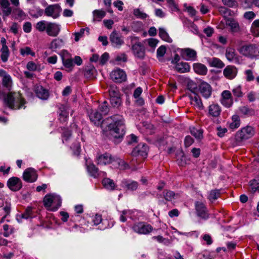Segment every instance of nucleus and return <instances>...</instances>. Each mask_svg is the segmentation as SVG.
Here are the masks:
<instances>
[{
    "label": "nucleus",
    "mask_w": 259,
    "mask_h": 259,
    "mask_svg": "<svg viewBox=\"0 0 259 259\" xmlns=\"http://www.w3.org/2000/svg\"><path fill=\"white\" fill-rule=\"evenodd\" d=\"M64 41L62 39L55 38L53 39L50 44V49L53 51H56L57 49H60L64 46Z\"/></svg>",
    "instance_id": "nucleus-28"
},
{
    "label": "nucleus",
    "mask_w": 259,
    "mask_h": 259,
    "mask_svg": "<svg viewBox=\"0 0 259 259\" xmlns=\"http://www.w3.org/2000/svg\"><path fill=\"white\" fill-rule=\"evenodd\" d=\"M62 9L58 4L51 5L48 6L45 10V14L48 17L56 19L60 16Z\"/></svg>",
    "instance_id": "nucleus-9"
},
{
    "label": "nucleus",
    "mask_w": 259,
    "mask_h": 259,
    "mask_svg": "<svg viewBox=\"0 0 259 259\" xmlns=\"http://www.w3.org/2000/svg\"><path fill=\"white\" fill-rule=\"evenodd\" d=\"M193 69L195 72L200 75H206L207 72V67L201 63H194L193 64Z\"/></svg>",
    "instance_id": "nucleus-27"
},
{
    "label": "nucleus",
    "mask_w": 259,
    "mask_h": 259,
    "mask_svg": "<svg viewBox=\"0 0 259 259\" xmlns=\"http://www.w3.org/2000/svg\"><path fill=\"white\" fill-rule=\"evenodd\" d=\"M166 53V47L164 46H161L157 50V57L159 60L163 57Z\"/></svg>",
    "instance_id": "nucleus-56"
},
{
    "label": "nucleus",
    "mask_w": 259,
    "mask_h": 259,
    "mask_svg": "<svg viewBox=\"0 0 259 259\" xmlns=\"http://www.w3.org/2000/svg\"><path fill=\"white\" fill-rule=\"evenodd\" d=\"M226 57L227 60L235 63H239V57L236 53L234 49L232 48H227L225 52Z\"/></svg>",
    "instance_id": "nucleus-19"
},
{
    "label": "nucleus",
    "mask_w": 259,
    "mask_h": 259,
    "mask_svg": "<svg viewBox=\"0 0 259 259\" xmlns=\"http://www.w3.org/2000/svg\"><path fill=\"white\" fill-rule=\"evenodd\" d=\"M7 186L11 191L16 192L22 188V182L19 178L13 177L8 179Z\"/></svg>",
    "instance_id": "nucleus-12"
},
{
    "label": "nucleus",
    "mask_w": 259,
    "mask_h": 259,
    "mask_svg": "<svg viewBox=\"0 0 259 259\" xmlns=\"http://www.w3.org/2000/svg\"><path fill=\"white\" fill-rule=\"evenodd\" d=\"M0 7L2 10L0 15L5 20L12 14L13 8L11 7L9 0H0Z\"/></svg>",
    "instance_id": "nucleus-10"
},
{
    "label": "nucleus",
    "mask_w": 259,
    "mask_h": 259,
    "mask_svg": "<svg viewBox=\"0 0 259 259\" xmlns=\"http://www.w3.org/2000/svg\"><path fill=\"white\" fill-rule=\"evenodd\" d=\"M226 26L230 27L232 32H238L240 31V26L239 23L235 20L232 18L225 19Z\"/></svg>",
    "instance_id": "nucleus-24"
},
{
    "label": "nucleus",
    "mask_w": 259,
    "mask_h": 259,
    "mask_svg": "<svg viewBox=\"0 0 259 259\" xmlns=\"http://www.w3.org/2000/svg\"><path fill=\"white\" fill-rule=\"evenodd\" d=\"M159 35L160 38L163 40L168 42H172L171 38L169 36L168 33L166 32L165 30L162 28L159 29Z\"/></svg>",
    "instance_id": "nucleus-38"
},
{
    "label": "nucleus",
    "mask_w": 259,
    "mask_h": 259,
    "mask_svg": "<svg viewBox=\"0 0 259 259\" xmlns=\"http://www.w3.org/2000/svg\"><path fill=\"white\" fill-rule=\"evenodd\" d=\"M130 38L131 41L132 50L135 56L140 59L144 58L145 49L139 38L136 36H131Z\"/></svg>",
    "instance_id": "nucleus-3"
},
{
    "label": "nucleus",
    "mask_w": 259,
    "mask_h": 259,
    "mask_svg": "<svg viewBox=\"0 0 259 259\" xmlns=\"http://www.w3.org/2000/svg\"><path fill=\"white\" fill-rule=\"evenodd\" d=\"M1 58L3 62H6L10 56V52L8 48H2L1 50Z\"/></svg>",
    "instance_id": "nucleus-45"
},
{
    "label": "nucleus",
    "mask_w": 259,
    "mask_h": 259,
    "mask_svg": "<svg viewBox=\"0 0 259 259\" xmlns=\"http://www.w3.org/2000/svg\"><path fill=\"white\" fill-rule=\"evenodd\" d=\"M93 14L94 16L93 20L98 21H101L106 15L105 12L100 10H94Z\"/></svg>",
    "instance_id": "nucleus-35"
},
{
    "label": "nucleus",
    "mask_w": 259,
    "mask_h": 259,
    "mask_svg": "<svg viewBox=\"0 0 259 259\" xmlns=\"http://www.w3.org/2000/svg\"><path fill=\"white\" fill-rule=\"evenodd\" d=\"M23 178L27 182L32 183L37 180V175L33 168H28L23 172Z\"/></svg>",
    "instance_id": "nucleus-16"
},
{
    "label": "nucleus",
    "mask_w": 259,
    "mask_h": 259,
    "mask_svg": "<svg viewBox=\"0 0 259 259\" xmlns=\"http://www.w3.org/2000/svg\"><path fill=\"white\" fill-rule=\"evenodd\" d=\"M115 60L118 62V64H120L122 62H125L127 61V57L125 54H122L118 55L116 57Z\"/></svg>",
    "instance_id": "nucleus-62"
},
{
    "label": "nucleus",
    "mask_w": 259,
    "mask_h": 259,
    "mask_svg": "<svg viewBox=\"0 0 259 259\" xmlns=\"http://www.w3.org/2000/svg\"><path fill=\"white\" fill-rule=\"evenodd\" d=\"M221 109L220 106L217 104H212L208 107V113L209 115L217 117L221 113Z\"/></svg>",
    "instance_id": "nucleus-26"
},
{
    "label": "nucleus",
    "mask_w": 259,
    "mask_h": 259,
    "mask_svg": "<svg viewBox=\"0 0 259 259\" xmlns=\"http://www.w3.org/2000/svg\"><path fill=\"white\" fill-rule=\"evenodd\" d=\"M183 55L188 57L187 59L195 60L196 59V52L192 49L187 48L182 50Z\"/></svg>",
    "instance_id": "nucleus-32"
},
{
    "label": "nucleus",
    "mask_w": 259,
    "mask_h": 259,
    "mask_svg": "<svg viewBox=\"0 0 259 259\" xmlns=\"http://www.w3.org/2000/svg\"><path fill=\"white\" fill-rule=\"evenodd\" d=\"M44 204L46 207L50 208L52 205H54L51 209L53 211L56 210L61 204V199L58 195L55 194L47 195L44 198Z\"/></svg>",
    "instance_id": "nucleus-4"
},
{
    "label": "nucleus",
    "mask_w": 259,
    "mask_h": 259,
    "mask_svg": "<svg viewBox=\"0 0 259 259\" xmlns=\"http://www.w3.org/2000/svg\"><path fill=\"white\" fill-rule=\"evenodd\" d=\"M195 208L197 215L203 219L206 220L209 218L207 208L202 202H196L195 203Z\"/></svg>",
    "instance_id": "nucleus-17"
},
{
    "label": "nucleus",
    "mask_w": 259,
    "mask_h": 259,
    "mask_svg": "<svg viewBox=\"0 0 259 259\" xmlns=\"http://www.w3.org/2000/svg\"><path fill=\"white\" fill-rule=\"evenodd\" d=\"M115 160L118 163V167L120 169H126L129 168L128 164L126 163L124 160L119 158H116Z\"/></svg>",
    "instance_id": "nucleus-57"
},
{
    "label": "nucleus",
    "mask_w": 259,
    "mask_h": 259,
    "mask_svg": "<svg viewBox=\"0 0 259 259\" xmlns=\"http://www.w3.org/2000/svg\"><path fill=\"white\" fill-rule=\"evenodd\" d=\"M110 103L113 107H118L121 104L120 97H110Z\"/></svg>",
    "instance_id": "nucleus-49"
},
{
    "label": "nucleus",
    "mask_w": 259,
    "mask_h": 259,
    "mask_svg": "<svg viewBox=\"0 0 259 259\" xmlns=\"http://www.w3.org/2000/svg\"><path fill=\"white\" fill-rule=\"evenodd\" d=\"M20 53L22 56L31 55L33 56L35 55V53L32 52L29 47H25V48L21 49L20 50Z\"/></svg>",
    "instance_id": "nucleus-60"
},
{
    "label": "nucleus",
    "mask_w": 259,
    "mask_h": 259,
    "mask_svg": "<svg viewBox=\"0 0 259 259\" xmlns=\"http://www.w3.org/2000/svg\"><path fill=\"white\" fill-rule=\"evenodd\" d=\"M110 77L115 82L121 83L126 80V74L123 70L117 69L111 72Z\"/></svg>",
    "instance_id": "nucleus-11"
},
{
    "label": "nucleus",
    "mask_w": 259,
    "mask_h": 259,
    "mask_svg": "<svg viewBox=\"0 0 259 259\" xmlns=\"http://www.w3.org/2000/svg\"><path fill=\"white\" fill-rule=\"evenodd\" d=\"M44 14V10L39 8L31 10L29 14L33 18H38Z\"/></svg>",
    "instance_id": "nucleus-48"
},
{
    "label": "nucleus",
    "mask_w": 259,
    "mask_h": 259,
    "mask_svg": "<svg viewBox=\"0 0 259 259\" xmlns=\"http://www.w3.org/2000/svg\"><path fill=\"white\" fill-rule=\"evenodd\" d=\"M132 229L135 232L139 234H148L153 230V228L150 225L143 222L135 224Z\"/></svg>",
    "instance_id": "nucleus-8"
},
{
    "label": "nucleus",
    "mask_w": 259,
    "mask_h": 259,
    "mask_svg": "<svg viewBox=\"0 0 259 259\" xmlns=\"http://www.w3.org/2000/svg\"><path fill=\"white\" fill-rule=\"evenodd\" d=\"M34 92L36 96L41 100H47L49 97L48 91L41 85L36 86L35 87Z\"/></svg>",
    "instance_id": "nucleus-22"
},
{
    "label": "nucleus",
    "mask_w": 259,
    "mask_h": 259,
    "mask_svg": "<svg viewBox=\"0 0 259 259\" xmlns=\"http://www.w3.org/2000/svg\"><path fill=\"white\" fill-rule=\"evenodd\" d=\"M60 109L61 112L59 114V119L61 122H64L67 119L70 109L68 107L63 106Z\"/></svg>",
    "instance_id": "nucleus-31"
},
{
    "label": "nucleus",
    "mask_w": 259,
    "mask_h": 259,
    "mask_svg": "<svg viewBox=\"0 0 259 259\" xmlns=\"http://www.w3.org/2000/svg\"><path fill=\"white\" fill-rule=\"evenodd\" d=\"M32 208L31 207H28L25 212L21 214L20 215V218L21 219H30V218H32Z\"/></svg>",
    "instance_id": "nucleus-52"
},
{
    "label": "nucleus",
    "mask_w": 259,
    "mask_h": 259,
    "mask_svg": "<svg viewBox=\"0 0 259 259\" xmlns=\"http://www.w3.org/2000/svg\"><path fill=\"white\" fill-rule=\"evenodd\" d=\"M99 110L101 112L102 115H106L109 111V108L107 101H104L99 107Z\"/></svg>",
    "instance_id": "nucleus-50"
},
{
    "label": "nucleus",
    "mask_w": 259,
    "mask_h": 259,
    "mask_svg": "<svg viewBox=\"0 0 259 259\" xmlns=\"http://www.w3.org/2000/svg\"><path fill=\"white\" fill-rule=\"evenodd\" d=\"M108 91L110 97H120L119 90L114 84H112L109 87Z\"/></svg>",
    "instance_id": "nucleus-36"
},
{
    "label": "nucleus",
    "mask_w": 259,
    "mask_h": 259,
    "mask_svg": "<svg viewBox=\"0 0 259 259\" xmlns=\"http://www.w3.org/2000/svg\"><path fill=\"white\" fill-rule=\"evenodd\" d=\"M97 160L98 165H105L111 163L115 158L110 154L106 153L98 156Z\"/></svg>",
    "instance_id": "nucleus-18"
},
{
    "label": "nucleus",
    "mask_w": 259,
    "mask_h": 259,
    "mask_svg": "<svg viewBox=\"0 0 259 259\" xmlns=\"http://www.w3.org/2000/svg\"><path fill=\"white\" fill-rule=\"evenodd\" d=\"M109 39L112 46L115 48H119L124 44L123 37L116 30L110 34Z\"/></svg>",
    "instance_id": "nucleus-14"
},
{
    "label": "nucleus",
    "mask_w": 259,
    "mask_h": 259,
    "mask_svg": "<svg viewBox=\"0 0 259 259\" xmlns=\"http://www.w3.org/2000/svg\"><path fill=\"white\" fill-rule=\"evenodd\" d=\"M163 196L165 200L170 201L173 199L177 198L179 196L178 194H176L174 192L165 190L163 192Z\"/></svg>",
    "instance_id": "nucleus-33"
},
{
    "label": "nucleus",
    "mask_w": 259,
    "mask_h": 259,
    "mask_svg": "<svg viewBox=\"0 0 259 259\" xmlns=\"http://www.w3.org/2000/svg\"><path fill=\"white\" fill-rule=\"evenodd\" d=\"M239 52L245 57L253 59L259 56V48L253 44L245 45L240 48Z\"/></svg>",
    "instance_id": "nucleus-5"
},
{
    "label": "nucleus",
    "mask_w": 259,
    "mask_h": 259,
    "mask_svg": "<svg viewBox=\"0 0 259 259\" xmlns=\"http://www.w3.org/2000/svg\"><path fill=\"white\" fill-rule=\"evenodd\" d=\"M12 14L16 19L24 20L26 17V14L19 7L14 8L13 9Z\"/></svg>",
    "instance_id": "nucleus-30"
},
{
    "label": "nucleus",
    "mask_w": 259,
    "mask_h": 259,
    "mask_svg": "<svg viewBox=\"0 0 259 259\" xmlns=\"http://www.w3.org/2000/svg\"><path fill=\"white\" fill-rule=\"evenodd\" d=\"M189 98L191 100V105L200 110L204 109L202 100L198 94L196 93L191 94L189 95Z\"/></svg>",
    "instance_id": "nucleus-21"
},
{
    "label": "nucleus",
    "mask_w": 259,
    "mask_h": 259,
    "mask_svg": "<svg viewBox=\"0 0 259 259\" xmlns=\"http://www.w3.org/2000/svg\"><path fill=\"white\" fill-rule=\"evenodd\" d=\"M60 30V25L51 22L48 23L46 33L49 36L56 37L59 34Z\"/></svg>",
    "instance_id": "nucleus-15"
},
{
    "label": "nucleus",
    "mask_w": 259,
    "mask_h": 259,
    "mask_svg": "<svg viewBox=\"0 0 259 259\" xmlns=\"http://www.w3.org/2000/svg\"><path fill=\"white\" fill-rule=\"evenodd\" d=\"M147 151L148 147L145 144H140L133 149L132 154L134 156L140 155L145 157L147 155Z\"/></svg>",
    "instance_id": "nucleus-20"
},
{
    "label": "nucleus",
    "mask_w": 259,
    "mask_h": 259,
    "mask_svg": "<svg viewBox=\"0 0 259 259\" xmlns=\"http://www.w3.org/2000/svg\"><path fill=\"white\" fill-rule=\"evenodd\" d=\"M250 191L251 193L255 192L257 190L259 189V184L257 181L255 180H252L250 181L249 183Z\"/></svg>",
    "instance_id": "nucleus-53"
},
{
    "label": "nucleus",
    "mask_w": 259,
    "mask_h": 259,
    "mask_svg": "<svg viewBox=\"0 0 259 259\" xmlns=\"http://www.w3.org/2000/svg\"><path fill=\"white\" fill-rule=\"evenodd\" d=\"M148 46L153 50L156 48L158 44V40L155 38H150L147 39Z\"/></svg>",
    "instance_id": "nucleus-61"
},
{
    "label": "nucleus",
    "mask_w": 259,
    "mask_h": 259,
    "mask_svg": "<svg viewBox=\"0 0 259 259\" xmlns=\"http://www.w3.org/2000/svg\"><path fill=\"white\" fill-rule=\"evenodd\" d=\"M95 71V68L93 66L87 67L84 70V75L86 77L89 78L92 76Z\"/></svg>",
    "instance_id": "nucleus-58"
},
{
    "label": "nucleus",
    "mask_w": 259,
    "mask_h": 259,
    "mask_svg": "<svg viewBox=\"0 0 259 259\" xmlns=\"http://www.w3.org/2000/svg\"><path fill=\"white\" fill-rule=\"evenodd\" d=\"M224 5L229 7L233 8L237 6V2L235 0H222Z\"/></svg>",
    "instance_id": "nucleus-59"
},
{
    "label": "nucleus",
    "mask_w": 259,
    "mask_h": 259,
    "mask_svg": "<svg viewBox=\"0 0 259 259\" xmlns=\"http://www.w3.org/2000/svg\"><path fill=\"white\" fill-rule=\"evenodd\" d=\"M12 83V80L9 74L3 78V84L5 87L9 89L11 87Z\"/></svg>",
    "instance_id": "nucleus-54"
},
{
    "label": "nucleus",
    "mask_w": 259,
    "mask_h": 259,
    "mask_svg": "<svg viewBox=\"0 0 259 259\" xmlns=\"http://www.w3.org/2000/svg\"><path fill=\"white\" fill-rule=\"evenodd\" d=\"M90 118L91 121L97 126L101 125L103 127L105 122L108 123L110 134L115 140L120 141L125 134L124 120L123 117L120 115L111 116L101 122L102 115L98 111H96L90 114Z\"/></svg>",
    "instance_id": "nucleus-1"
},
{
    "label": "nucleus",
    "mask_w": 259,
    "mask_h": 259,
    "mask_svg": "<svg viewBox=\"0 0 259 259\" xmlns=\"http://www.w3.org/2000/svg\"><path fill=\"white\" fill-rule=\"evenodd\" d=\"M251 30L255 36H259V19L253 21L251 25Z\"/></svg>",
    "instance_id": "nucleus-44"
},
{
    "label": "nucleus",
    "mask_w": 259,
    "mask_h": 259,
    "mask_svg": "<svg viewBox=\"0 0 259 259\" xmlns=\"http://www.w3.org/2000/svg\"><path fill=\"white\" fill-rule=\"evenodd\" d=\"M133 14L137 18L139 19H144L147 17V15L141 11L139 9H134Z\"/></svg>",
    "instance_id": "nucleus-51"
},
{
    "label": "nucleus",
    "mask_w": 259,
    "mask_h": 259,
    "mask_svg": "<svg viewBox=\"0 0 259 259\" xmlns=\"http://www.w3.org/2000/svg\"><path fill=\"white\" fill-rule=\"evenodd\" d=\"M220 195V192L219 190H212L210 191L208 199L211 202H213L216 199L219 198Z\"/></svg>",
    "instance_id": "nucleus-46"
},
{
    "label": "nucleus",
    "mask_w": 259,
    "mask_h": 259,
    "mask_svg": "<svg viewBox=\"0 0 259 259\" xmlns=\"http://www.w3.org/2000/svg\"><path fill=\"white\" fill-rule=\"evenodd\" d=\"M199 93L205 99H208L212 94V88L206 82H201L198 87Z\"/></svg>",
    "instance_id": "nucleus-13"
},
{
    "label": "nucleus",
    "mask_w": 259,
    "mask_h": 259,
    "mask_svg": "<svg viewBox=\"0 0 259 259\" xmlns=\"http://www.w3.org/2000/svg\"><path fill=\"white\" fill-rule=\"evenodd\" d=\"M245 74L246 75V79L247 81H250L254 79L252 71L251 70H246L245 71Z\"/></svg>",
    "instance_id": "nucleus-64"
},
{
    "label": "nucleus",
    "mask_w": 259,
    "mask_h": 259,
    "mask_svg": "<svg viewBox=\"0 0 259 259\" xmlns=\"http://www.w3.org/2000/svg\"><path fill=\"white\" fill-rule=\"evenodd\" d=\"M3 229L4 231L3 235L5 237H9L10 235L13 234L15 231V229L13 227L9 226L7 224H5L3 226Z\"/></svg>",
    "instance_id": "nucleus-43"
},
{
    "label": "nucleus",
    "mask_w": 259,
    "mask_h": 259,
    "mask_svg": "<svg viewBox=\"0 0 259 259\" xmlns=\"http://www.w3.org/2000/svg\"><path fill=\"white\" fill-rule=\"evenodd\" d=\"M243 17L247 20H252L255 17V13L252 11H248L244 13Z\"/></svg>",
    "instance_id": "nucleus-63"
},
{
    "label": "nucleus",
    "mask_w": 259,
    "mask_h": 259,
    "mask_svg": "<svg viewBox=\"0 0 259 259\" xmlns=\"http://www.w3.org/2000/svg\"><path fill=\"white\" fill-rule=\"evenodd\" d=\"M191 134L196 139H201L203 138V131L198 129L195 127H191L190 128Z\"/></svg>",
    "instance_id": "nucleus-40"
},
{
    "label": "nucleus",
    "mask_w": 259,
    "mask_h": 259,
    "mask_svg": "<svg viewBox=\"0 0 259 259\" xmlns=\"http://www.w3.org/2000/svg\"><path fill=\"white\" fill-rule=\"evenodd\" d=\"M88 172L90 175L94 178L98 176V168L96 167L94 164H90L87 166Z\"/></svg>",
    "instance_id": "nucleus-41"
},
{
    "label": "nucleus",
    "mask_w": 259,
    "mask_h": 259,
    "mask_svg": "<svg viewBox=\"0 0 259 259\" xmlns=\"http://www.w3.org/2000/svg\"><path fill=\"white\" fill-rule=\"evenodd\" d=\"M4 103L9 108L16 110L23 107L24 108L26 102L19 92H11L5 97Z\"/></svg>",
    "instance_id": "nucleus-2"
},
{
    "label": "nucleus",
    "mask_w": 259,
    "mask_h": 259,
    "mask_svg": "<svg viewBox=\"0 0 259 259\" xmlns=\"http://www.w3.org/2000/svg\"><path fill=\"white\" fill-rule=\"evenodd\" d=\"M104 187L108 190H113L115 189V185L113 181L109 178H105L102 181Z\"/></svg>",
    "instance_id": "nucleus-34"
},
{
    "label": "nucleus",
    "mask_w": 259,
    "mask_h": 259,
    "mask_svg": "<svg viewBox=\"0 0 259 259\" xmlns=\"http://www.w3.org/2000/svg\"><path fill=\"white\" fill-rule=\"evenodd\" d=\"M232 93H233L234 96H235V97H237V98H241L243 95V94L242 92L241 88L240 85H238V86L236 87L235 88H234L232 90Z\"/></svg>",
    "instance_id": "nucleus-55"
},
{
    "label": "nucleus",
    "mask_w": 259,
    "mask_h": 259,
    "mask_svg": "<svg viewBox=\"0 0 259 259\" xmlns=\"http://www.w3.org/2000/svg\"><path fill=\"white\" fill-rule=\"evenodd\" d=\"M48 23L45 20L40 21L36 24L35 28L39 32L46 31Z\"/></svg>",
    "instance_id": "nucleus-39"
},
{
    "label": "nucleus",
    "mask_w": 259,
    "mask_h": 259,
    "mask_svg": "<svg viewBox=\"0 0 259 259\" xmlns=\"http://www.w3.org/2000/svg\"><path fill=\"white\" fill-rule=\"evenodd\" d=\"M121 186L130 191H135L138 188V184L136 181L130 180H123L121 182Z\"/></svg>",
    "instance_id": "nucleus-25"
},
{
    "label": "nucleus",
    "mask_w": 259,
    "mask_h": 259,
    "mask_svg": "<svg viewBox=\"0 0 259 259\" xmlns=\"http://www.w3.org/2000/svg\"><path fill=\"white\" fill-rule=\"evenodd\" d=\"M254 133V130L252 126H246L237 133L236 138L238 141L247 140L252 137Z\"/></svg>",
    "instance_id": "nucleus-7"
},
{
    "label": "nucleus",
    "mask_w": 259,
    "mask_h": 259,
    "mask_svg": "<svg viewBox=\"0 0 259 259\" xmlns=\"http://www.w3.org/2000/svg\"><path fill=\"white\" fill-rule=\"evenodd\" d=\"M240 122L238 116L234 115L232 117V122L229 124V127L232 130H235L239 127Z\"/></svg>",
    "instance_id": "nucleus-37"
},
{
    "label": "nucleus",
    "mask_w": 259,
    "mask_h": 259,
    "mask_svg": "<svg viewBox=\"0 0 259 259\" xmlns=\"http://www.w3.org/2000/svg\"><path fill=\"white\" fill-rule=\"evenodd\" d=\"M237 69L234 66H227L223 71L224 76L228 79H232L237 75Z\"/></svg>",
    "instance_id": "nucleus-23"
},
{
    "label": "nucleus",
    "mask_w": 259,
    "mask_h": 259,
    "mask_svg": "<svg viewBox=\"0 0 259 259\" xmlns=\"http://www.w3.org/2000/svg\"><path fill=\"white\" fill-rule=\"evenodd\" d=\"M61 56L62 64L67 71H72L74 63L71 55L66 50H63L59 54Z\"/></svg>",
    "instance_id": "nucleus-6"
},
{
    "label": "nucleus",
    "mask_w": 259,
    "mask_h": 259,
    "mask_svg": "<svg viewBox=\"0 0 259 259\" xmlns=\"http://www.w3.org/2000/svg\"><path fill=\"white\" fill-rule=\"evenodd\" d=\"M209 64L211 67L222 68L224 66V63L217 58H212L210 61Z\"/></svg>",
    "instance_id": "nucleus-42"
},
{
    "label": "nucleus",
    "mask_w": 259,
    "mask_h": 259,
    "mask_svg": "<svg viewBox=\"0 0 259 259\" xmlns=\"http://www.w3.org/2000/svg\"><path fill=\"white\" fill-rule=\"evenodd\" d=\"M90 29L88 27H86L85 28H81L80 29L79 31L75 32L74 35L75 36L74 40L75 41H78L79 39L82 37L84 33V32L86 31L88 34H89Z\"/></svg>",
    "instance_id": "nucleus-47"
},
{
    "label": "nucleus",
    "mask_w": 259,
    "mask_h": 259,
    "mask_svg": "<svg viewBox=\"0 0 259 259\" xmlns=\"http://www.w3.org/2000/svg\"><path fill=\"white\" fill-rule=\"evenodd\" d=\"M175 69L179 72L185 73L190 71V67L186 62H181L176 65Z\"/></svg>",
    "instance_id": "nucleus-29"
}]
</instances>
